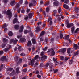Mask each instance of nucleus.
Instances as JSON below:
<instances>
[{"mask_svg": "<svg viewBox=\"0 0 79 79\" xmlns=\"http://www.w3.org/2000/svg\"><path fill=\"white\" fill-rule=\"evenodd\" d=\"M60 39H62V38H63V34H60Z\"/></svg>", "mask_w": 79, "mask_h": 79, "instance_id": "obj_48", "label": "nucleus"}, {"mask_svg": "<svg viewBox=\"0 0 79 79\" xmlns=\"http://www.w3.org/2000/svg\"><path fill=\"white\" fill-rule=\"evenodd\" d=\"M68 59H69V57H65V61H66Z\"/></svg>", "mask_w": 79, "mask_h": 79, "instance_id": "obj_47", "label": "nucleus"}, {"mask_svg": "<svg viewBox=\"0 0 79 79\" xmlns=\"http://www.w3.org/2000/svg\"><path fill=\"white\" fill-rule=\"evenodd\" d=\"M66 51V48L62 49L60 50V52H61V53H64Z\"/></svg>", "mask_w": 79, "mask_h": 79, "instance_id": "obj_12", "label": "nucleus"}, {"mask_svg": "<svg viewBox=\"0 0 79 79\" xmlns=\"http://www.w3.org/2000/svg\"><path fill=\"white\" fill-rule=\"evenodd\" d=\"M6 14L7 15L9 16V18H10L12 16V14L11 13V12L10 11V10H8L7 11Z\"/></svg>", "mask_w": 79, "mask_h": 79, "instance_id": "obj_3", "label": "nucleus"}, {"mask_svg": "<svg viewBox=\"0 0 79 79\" xmlns=\"http://www.w3.org/2000/svg\"><path fill=\"white\" fill-rule=\"evenodd\" d=\"M40 55L41 56H42L43 55H44V52L42 51L41 52Z\"/></svg>", "mask_w": 79, "mask_h": 79, "instance_id": "obj_61", "label": "nucleus"}, {"mask_svg": "<svg viewBox=\"0 0 79 79\" xmlns=\"http://www.w3.org/2000/svg\"><path fill=\"white\" fill-rule=\"evenodd\" d=\"M17 21H18V19H17V18H15L13 21V23L14 24H15Z\"/></svg>", "mask_w": 79, "mask_h": 79, "instance_id": "obj_23", "label": "nucleus"}, {"mask_svg": "<svg viewBox=\"0 0 79 79\" xmlns=\"http://www.w3.org/2000/svg\"><path fill=\"white\" fill-rule=\"evenodd\" d=\"M59 5V2L58 1H56L55 2L53 3V6H58Z\"/></svg>", "mask_w": 79, "mask_h": 79, "instance_id": "obj_8", "label": "nucleus"}, {"mask_svg": "<svg viewBox=\"0 0 79 79\" xmlns=\"http://www.w3.org/2000/svg\"><path fill=\"white\" fill-rule=\"evenodd\" d=\"M3 64H1V68H0V71H1V70L2 69V68L3 67Z\"/></svg>", "mask_w": 79, "mask_h": 79, "instance_id": "obj_50", "label": "nucleus"}, {"mask_svg": "<svg viewBox=\"0 0 79 79\" xmlns=\"http://www.w3.org/2000/svg\"><path fill=\"white\" fill-rule=\"evenodd\" d=\"M23 29H24V27H23V26H21L19 30V32H22L23 31Z\"/></svg>", "mask_w": 79, "mask_h": 79, "instance_id": "obj_7", "label": "nucleus"}, {"mask_svg": "<svg viewBox=\"0 0 79 79\" xmlns=\"http://www.w3.org/2000/svg\"><path fill=\"white\" fill-rule=\"evenodd\" d=\"M6 45V44H2V48H4V47H5Z\"/></svg>", "mask_w": 79, "mask_h": 79, "instance_id": "obj_55", "label": "nucleus"}, {"mask_svg": "<svg viewBox=\"0 0 79 79\" xmlns=\"http://www.w3.org/2000/svg\"><path fill=\"white\" fill-rule=\"evenodd\" d=\"M14 27L15 29H19V27L18 25H16Z\"/></svg>", "mask_w": 79, "mask_h": 79, "instance_id": "obj_27", "label": "nucleus"}, {"mask_svg": "<svg viewBox=\"0 0 79 79\" xmlns=\"http://www.w3.org/2000/svg\"><path fill=\"white\" fill-rule=\"evenodd\" d=\"M34 61H35L34 60L32 59L31 60V61L28 64L29 65L33 66L34 65Z\"/></svg>", "mask_w": 79, "mask_h": 79, "instance_id": "obj_6", "label": "nucleus"}, {"mask_svg": "<svg viewBox=\"0 0 79 79\" xmlns=\"http://www.w3.org/2000/svg\"><path fill=\"white\" fill-rule=\"evenodd\" d=\"M11 46L9 45H8L7 46V48H6L4 50V52H7L8 50H9V49H10V48H11Z\"/></svg>", "mask_w": 79, "mask_h": 79, "instance_id": "obj_4", "label": "nucleus"}, {"mask_svg": "<svg viewBox=\"0 0 79 79\" xmlns=\"http://www.w3.org/2000/svg\"><path fill=\"white\" fill-rule=\"evenodd\" d=\"M47 49V47H45V48H44L43 49V50H44V51H45Z\"/></svg>", "mask_w": 79, "mask_h": 79, "instance_id": "obj_51", "label": "nucleus"}, {"mask_svg": "<svg viewBox=\"0 0 79 79\" xmlns=\"http://www.w3.org/2000/svg\"><path fill=\"white\" fill-rule=\"evenodd\" d=\"M28 18H29V17L28 16H27L24 18V19L25 20H27V19Z\"/></svg>", "mask_w": 79, "mask_h": 79, "instance_id": "obj_60", "label": "nucleus"}, {"mask_svg": "<svg viewBox=\"0 0 79 79\" xmlns=\"http://www.w3.org/2000/svg\"><path fill=\"white\" fill-rule=\"evenodd\" d=\"M32 16H33V14L32 13H31L29 14L28 15V16L29 17V18H31L32 17Z\"/></svg>", "mask_w": 79, "mask_h": 79, "instance_id": "obj_26", "label": "nucleus"}, {"mask_svg": "<svg viewBox=\"0 0 79 79\" xmlns=\"http://www.w3.org/2000/svg\"><path fill=\"white\" fill-rule=\"evenodd\" d=\"M73 26V24L71 23V24H67V28H70V27Z\"/></svg>", "mask_w": 79, "mask_h": 79, "instance_id": "obj_14", "label": "nucleus"}, {"mask_svg": "<svg viewBox=\"0 0 79 79\" xmlns=\"http://www.w3.org/2000/svg\"><path fill=\"white\" fill-rule=\"evenodd\" d=\"M18 40H17L16 38L15 39V40L14 41V44H16L17 42H18Z\"/></svg>", "mask_w": 79, "mask_h": 79, "instance_id": "obj_25", "label": "nucleus"}, {"mask_svg": "<svg viewBox=\"0 0 79 79\" xmlns=\"http://www.w3.org/2000/svg\"><path fill=\"white\" fill-rule=\"evenodd\" d=\"M8 2V0H4L3 2L4 3H7Z\"/></svg>", "mask_w": 79, "mask_h": 79, "instance_id": "obj_54", "label": "nucleus"}, {"mask_svg": "<svg viewBox=\"0 0 79 79\" xmlns=\"http://www.w3.org/2000/svg\"><path fill=\"white\" fill-rule=\"evenodd\" d=\"M41 24H42V22H40L37 23V24L38 26H39V25H41Z\"/></svg>", "mask_w": 79, "mask_h": 79, "instance_id": "obj_45", "label": "nucleus"}, {"mask_svg": "<svg viewBox=\"0 0 79 79\" xmlns=\"http://www.w3.org/2000/svg\"><path fill=\"white\" fill-rule=\"evenodd\" d=\"M3 53V51H0V55H2Z\"/></svg>", "mask_w": 79, "mask_h": 79, "instance_id": "obj_63", "label": "nucleus"}, {"mask_svg": "<svg viewBox=\"0 0 79 79\" xmlns=\"http://www.w3.org/2000/svg\"><path fill=\"white\" fill-rule=\"evenodd\" d=\"M21 13H24V9H22L21 11Z\"/></svg>", "mask_w": 79, "mask_h": 79, "instance_id": "obj_43", "label": "nucleus"}, {"mask_svg": "<svg viewBox=\"0 0 79 79\" xmlns=\"http://www.w3.org/2000/svg\"><path fill=\"white\" fill-rule=\"evenodd\" d=\"M46 58H47V56H46L45 55H44L41 57V60L42 61H45Z\"/></svg>", "mask_w": 79, "mask_h": 79, "instance_id": "obj_5", "label": "nucleus"}, {"mask_svg": "<svg viewBox=\"0 0 79 79\" xmlns=\"http://www.w3.org/2000/svg\"><path fill=\"white\" fill-rule=\"evenodd\" d=\"M26 40V39L24 38H22L20 39V41L22 42H25Z\"/></svg>", "mask_w": 79, "mask_h": 79, "instance_id": "obj_13", "label": "nucleus"}, {"mask_svg": "<svg viewBox=\"0 0 79 79\" xmlns=\"http://www.w3.org/2000/svg\"><path fill=\"white\" fill-rule=\"evenodd\" d=\"M43 14L44 15V16H46V14L45 13V12L43 11Z\"/></svg>", "mask_w": 79, "mask_h": 79, "instance_id": "obj_59", "label": "nucleus"}, {"mask_svg": "<svg viewBox=\"0 0 79 79\" xmlns=\"http://www.w3.org/2000/svg\"><path fill=\"white\" fill-rule=\"evenodd\" d=\"M64 3H68V0H66L64 2Z\"/></svg>", "mask_w": 79, "mask_h": 79, "instance_id": "obj_58", "label": "nucleus"}, {"mask_svg": "<svg viewBox=\"0 0 79 79\" xmlns=\"http://www.w3.org/2000/svg\"><path fill=\"white\" fill-rule=\"evenodd\" d=\"M79 46H78L77 44H74V48L75 50H77V48H79Z\"/></svg>", "mask_w": 79, "mask_h": 79, "instance_id": "obj_11", "label": "nucleus"}, {"mask_svg": "<svg viewBox=\"0 0 79 79\" xmlns=\"http://www.w3.org/2000/svg\"><path fill=\"white\" fill-rule=\"evenodd\" d=\"M69 38V35H67L65 37V39L66 40H68Z\"/></svg>", "mask_w": 79, "mask_h": 79, "instance_id": "obj_38", "label": "nucleus"}, {"mask_svg": "<svg viewBox=\"0 0 79 79\" xmlns=\"http://www.w3.org/2000/svg\"><path fill=\"white\" fill-rule=\"evenodd\" d=\"M79 76V72H78L77 73V76Z\"/></svg>", "mask_w": 79, "mask_h": 79, "instance_id": "obj_64", "label": "nucleus"}, {"mask_svg": "<svg viewBox=\"0 0 79 79\" xmlns=\"http://www.w3.org/2000/svg\"><path fill=\"white\" fill-rule=\"evenodd\" d=\"M61 11V8L59 7V10H58V12L59 13H60Z\"/></svg>", "mask_w": 79, "mask_h": 79, "instance_id": "obj_34", "label": "nucleus"}, {"mask_svg": "<svg viewBox=\"0 0 79 79\" xmlns=\"http://www.w3.org/2000/svg\"><path fill=\"white\" fill-rule=\"evenodd\" d=\"M61 18H62V19H63V16L61 15H59V17L58 18V21H60L61 20Z\"/></svg>", "mask_w": 79, "mask_h": 79, "instance_id": "obj_21", "label": "nucleus"}, {"mask_svg": "<svg viewBox=\"0 0 79 79\" xmlns=\"http://www.w3.org/2000/svg\"><path fill=\"white\" fill-rule=\"evenodd\" d=\"M39 58V56H38V55H36V56H35V60H37V58Z\"/></svg>", "mask_w": 79, "mask_h": 79, "instance_id": "obj_46", "label": "nucleus"}, {"mask_svg": "<svg viewBox=\"0 0 79 79\" xmlns=\"http://www.w3.org/2000/svg\"><path fill=\"white\" fill-rule=\"evenodd\" d=\"M21 56H25V55H26V54H25L24 53H23L21 54Z\"/></svg>", "mask_w": 79, "mask_h": 79, "instance_id": "obj_44", "label": "nucleus"}, {"mask_svg": "<svg viewBox=\"0 0 79 79\" xmlns=\"http://www.w3.org/2000/svg\"><path fill=\"white\" fill-rule=\"evenodd\" d=\"M8 35L9 36L11 37L13 35V33H12V32L10 31L8 33Z\"/></svg>", "mask_w": 79, "mask_h": 79, "instance_id": "obj_22", "label": "nucleus"}, {"mask_svg": "<svg viewBox=\"0 0 79 79\" xmlns=\"http://www.w3.org/2000/svg\"><path fill=\"white\" fill-rule=\"evenodd\" d=\"M18 49V50L19 51L24 50V49H23V48H21V46L19 47Z\"/></svg>", "mask_w": 79, "mask_h": 79, "instance_id": "obj_19", "label": "nucleus"}, {"mask_svg": "<svg viewBox=\"0 0 79 79\" xmlns=\"http://www.w3.org/2000/svg\"><path fill=\"white\" fill-rule=\"evenodd\" d=\"M37 77H38L39 79L41 78V75H38L37 76Z\"/></svg>", "mask_w": 79, "mask_h": 79, "instance_id": "obj_42", "label": "nucleus"}, {"mask_svg": "<svg viewBox=\"0 0 79 79\" xmlns=\"http://www.w3.org/2000/svg\"><path fill=\"white\" fill-rule=\"evenodd\" d=\"M14 58L15 60L17 61V60H18V56H15Z\"/></svg>", "mask_w": 79, "mask_h": 79, "instance_id": "obj_33", "label": "nucleus"}, {"mask_svg": "<svg viewBox=\"0 0 79 79\" xmlns=\"http://www.w3.org/2000/svg\"><path fill=\"white\" fill-rule=\"evenodd\" d=\"M49 65L50 68L51 69L50 70V72H52V71H53V64L52 63H48L46 64V65H45V68H47L48 67V66Z\"/></svg>", "mask_w": 79, "mask_h": 79, "instance_id": "obj_1", "label": "nucleus"}, {"mask_svg": "<svg viewBox=\"0 0 79 79\" xmlns=\"http://www.w3.org/2000/svg\"><path fill=\"white\" fill-rule=\"evenodd\" d=\"M3 42H4V43H5V42H8V40L5 38L3 39Z\"/></svg>", "mask_w": 79, "mask_h": 79, "instance_id": "obj_28", "label": "nucleus"}, {"mask_svg": "<svg viewBox=\"0 0 79 79\" xmlns=\"http://www.w3.org/2000/svg\"><path fill=\"white\" fill-rule=\"evenodd\" d=\"M37 65H38V62H36L34 66H36Z\"/></svg>", "mask_w": 79, "mask_h": 79, "instance_id": "obj_62", "label": "nucleus"}, {"mask_svg": "<svg viewBox=\"0 0 79 79\" xmlns=\"http://www.w3.org/2000/svg\"><path fill=\"white\" fill-rule=\"evenodd\" d=\"M71 31L72 34H70L71 35L73 34V32L74 31V27H73L71 29Z\"/></svg>", "mask_w": 79, "mask_h": 79, "instance_id": "obj_17", "label": "nucleus"}, {"mask_svg": "<svg viewBox=\"0 0 79 79\" xmlns=\"http://www.w3.org/2000/svg\"><path fill=\"white\" fill-rule=\"evenodd\" d=\"M1 61H6L7 60V59H6V57L5 56H4L2 57V58L1 59Z\"/></svg>", "mask_w": 79, "mask_h": 79, "instance_id": "obj_10", "label": "nucleus"}, {"mask_svg": "<svg viewBox=\"0 0 79 79\" xmlns=\"http://www.w3.org/2000/svg\"><path fill=\"white\" fill-rule=\"evenodd\" d=\"M45 31H43L41 32V33L40 34V36H42V35H44V34H45Z\"/></svg>", "mask_w": 79, "mask_h": 79, "instance_id": "obj_32", "label": "nucleus"}, {"mask_svg": "<svg viewBox=\"0 0 79 79\" xmlns=\"http://www.w3.org/2000/svg\"><path fill=\"white\" fill-rule=\"evenodd\" d=\"M60 58L61 60H64V57L63 56H60Z\"/></svg>", "mask_w": 79, "mask_h": 79, "instance_id": "obj_37", "label": "nucleus"}, {"mask_svg": "<svg viewBox=\"0 0 79 79\" xmlns=\"http://www.w3.org/2000/svg\"><path fill=\"white\" fill-rule=\"evenodd\" d=\"M15 3L16 2H15V1H13L11 2L10 4L11 6H13V5H14Z\"/></svg>", "mask_w": 79, "mask_h": 79, "instance_id": "obj_20", "label": "nucleus"}, {"mask_svg": "<svg viewBox=\"0 0 79 79\" xmlns=\"http://www.w3.org/2000/svg\"><path fill=\"white\" fill-rule=\"evenodd\" d=\"M75 11L76 13H78V11H79V8L78 7H75Z\"/></svg>", "mask_w": 79, "mask_h": 79, "instance_id": "obj_24", "label": "nucleus"}, {"mask_svg": "<svg viewBox=\"0 0 79 79\" xmlns=\"http://www.w3.org/2000/svg\"><path fill=\"white\" fill-rule=\"evenodd\" d=\"M19 68H17L16 70V72L17 73H19Z\"/></svg>", "mask_w": 79, "mask_h": 79, "instance_id": "obj_39", "label": "nucleus"}, {"mask_svg": "<svg viewBox=\"0 0 79 79\" xmlns=\"http://www.w3.org/2000/svg\"><path fill=\"white\" fill-rule=\"evenodd\" d=\"M50 10V9L48 7H47V8H46V12H48Z\"/></svg>", "mask_w": 79, "mask_h": 79, "instance_id": "obj_36", "label": "nucleus"}, {"mask_svg": "<svg viewBox=\"0 0 79 79\" xmlns=\"http://www.w3.org/2000/svg\"><path fill=\"white\" fill-rule=\"evenodd\" d=\"M21 37H22V36L20 35H18L17 36V37L18 39H20V38Z\"/></svg>", "mask_w": 79, "mask_h": 79, "instance_id": "obj_52", "label": "nucleus"}, {"mask_svg": "<svg viewBox=\"0 0 79 79\" xmlns=\"http://www.w3.org/2000/svg\"><path fill=\"white\" fill-rule=\"evenodd\" d=\"M53 12L54 14H55V13H57V11L56 10H54L53 11Z\"/></svg>", "mask_w": 79, "mask_h": 79, "instance_id": "obj_57", "label": "nucleus"}, {"mask_svg": "<svg viewBox=\"0 0 79 79\" xmlns=\"http://www.w3.org/2000/svg\"><path fill=\"white\" fill-rule=\"evenodd\" d=\"M71 48H68L67 49V53H70V52L71 51Z\"/></svg>", "mask_w": 79, "mask_h": 79, "instance_id": "obj_31", "label": "nucleus"}, {"mask_svg": "<svg viewBox=\"0 0 79 79\" xmlns=\"http://www.w3.org/2000/svg\"><path fill=\"white\" fill-rule=\"evenodd\" d=\"M12 71H13V69L12 68H9L7 69V73H8L11 72Z\"/></svg>", "mask_w": 79, "mask_h": 79, "instance_id": "obj_9", "label": "nucleus"}, {"mask_svg": "<svg viewBox=\"0 0 79 79\" xmlns=\"http://www.w3.org/2000/svg\"><path fill=\"white\" fill-rule=\"evenodd\" d=\"M7 25H6V24H4L3 25V26H2V28H5L6 27H7Z\"/></svg>", "mask_w": 79, "mask_h": 79, "instance_id": "obj_35", "label": "nucleus"}, {"mask_svg": "<svg viewBox=\"0 0 79 79\" xmlns=\"http://www.w3.org/2000/svg\"><path fill=\"white\" fill-rule=\"evenodd\" d=\"M27 70V69H24L23 70V72H26Z\"/></svg>", "mask_w": 79, "mask_h": 79, "instance_id": "obj_56", "label": "nucleus"}, {"mask_svg": "<svg viewBox=\"0 0 79 79\" xmlns=\"http://www.w3.org/2000/svg\"><path fill=\"white\" fill-rule=\"evenodd\" d=\"M33 5V4L32 3H30L29 4V6H32Z\"/></svg>", "mask_w": 79, "mask_h": 79, "instance_id": "obj_53", "label": "nucleus"}, {"mask_svg": "<svg viewBox=\"0 0 79 79\" xmlns=\"http://www.w3.org/2000/svg\"><path fill=\"white\" fill-rule=\"evenodd\" d=\"M49 2H48L44 5L45 6H47V5H49Z\"/></svg>", "mask_w": 79, "mask_h": 79, "instance_id": "obj_49", "label": "nucleus"}, {"mask_svg": "<svg viewBox=\"0 0 79 79\" xmlns=\"http://www.w3.org/2000/svg\"><path fill=\"white\" fill-rule=\"evenodd\" d=\"M79 31V28H77V29L75 31V33H77V32H78Z\"/></svg>", "mask_w": 79, "mask_h": 79, "instance_id": "obj_40", "label": "nucleus"}, {"mask_svg": "<svg viewBox=\"0 0 79 79\" xmlns=\"http://www.w3.org/2000/svg\"><path fill=\"white\" fill-rule=\"evenodd\" d=\"M29 32V31L27 30H25L24 31V33L25 34H27V33H28Z\"/></svg>", "mask_w": 79, "mask_h": 79, "instance_id": "obj_41", "label": "nucleus"}, {"mask_svg": "<svg viewBox=\"0 0 79 79\" xmlns=\"http://www.w3.org/2000/svg\"><path fill=\"white\" fill-rule=\"evenodd\" d=\"M63 7H64V8H65V9H68V8H69L68 6L66 4H64L63 5Z\"/></svg>", "mask_w": 79, "mask_h": 79, "instance_id": "obj_15", "label": "nucleus"}, {"mask_svg": "<svg viewBox=\"0 0 79 79\" xmlns=\"http://www.w3.org/2000/svg\"><path fill=\"white\" fill-rule=\"evenodd\" d=\"M73 59H74V58L73 57L71 60H70L69 62L70 64H71L73 63Z\"/></svg>", "mask_w": 79, "mask_h": 79, "instance_id": "obj_30", "label": "nucleus"}, {"mask_svg": "<svg viewBox=\"0 0 79 79\" xmlns=\"http://www.w3.org/2000/svg\"><path fill=\"white\" fill-rule=\"evenodd\" d=\"M32 42L33 44H35L36 43V41L35 40V39H32Z\"/></svg>", "mask_w": 79, "mask_h": 79, "instance_id": "obj_29", "label": "nucleus"}, {"mask_svg": "<svg viewBox=\"0 0 79 79\" xmlns=\"http://www.w3.org/2000/svg\"><path fill=\"white\" fill-rule=\"evenodd\" d=\"M48 53H51L52 55H54L55 54V51L53 49V48L49 49L48 51Z\"/></svg>", "mask_w": 79, "mask_h": 79, "instance_id": "obj_2", "label": "nucleus"}, {"mask_svg": "<svg viewBox=\"0 0 79 79\" xmlns=\"http://www.w3.org/2000/svg\"><path fill=\"white\" fill-rule=\"evenodd\" d=\"M41 30L40 29L39 27H37L35 31L36 32H38L39 31H40Z\"/></svg>", "mask_w": 79, "mask_h": 79, "instance_id": "obj_16", "label": "nucleus"}, {"mask_svg": "<svg viewBox=\"0 0 79 79\" xmlns=\"http://www.w3.org/2000/svg\"><path fill=\"white\" fill-rule=\"evenodd\" d=\"M27 46H31L32 45V43L31 41H28L27 44Z\"/></svg>", "mask_w": 79, "mask_h": 79, "instance_id": "obj_18", "label": "nucleus"}]
</instances>
